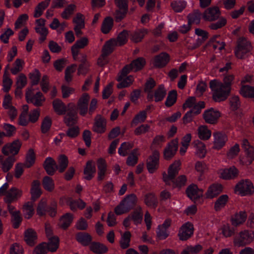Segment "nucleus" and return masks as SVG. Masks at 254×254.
<instances>
[{
  "label": "nucleus",
  "instance_id": "50",
  "mask_svg": "<svg viewBox=\"0 0 254 254\" xmlns=\"http://www.w3.org/2000/svg\"><path fill=\"white\" fill-rule=\"evenodd\" d=\"M166 94V91L163 85H161L157 89L153 94V98H154L156 102H159L164 99Z\"/></svg>",
  "mask_w": 254,
  "mask_h": 254
},
{
  "label": "nucleus",
  "instance_id": "53",
  "mask_svg": "<svg viewBox=\"0 0 254 254\" xmlns=\"http://www.w3.org/2000/svg\"><path fill=\"white\" fill-rule=\"evenodd\" d=\"M29 77L31 80V85L33 86L39 83L41 77V73L39 70L35 69L33 72L29 73Z\"/></svg>",
  "mask_w": 254,
  "mask_h": 254
},
{
  "label": "nucleus",
  "instance_id": "34",
  "mask_svg": "<svg viewBox=\"0 0 254 254\" xmlns=\"http://www.w3.org/2000/svg\"><path fill=\"white\" fill-rule=\"evenodd\" d=\"M218 232L222 235L224 237L228 238L234 234L235 231L228 223H225L221 225Z\"/></svg>",
  "mask_w": 254,
  "mask_h": 254
},
{
  "label": "nucleus",
  "instance_id": "52",
  "mask_svg": "<svg viewBox=\"0 0 254 254\" xmlns=\"http://www.w3.org/2000/svg\"><path fill=\"white\" fill-rule=\"evenodd\" d=\"M52 124L51 118L46 116L43 119L41 126V130L43 133H46L49 131Z\"/></svg>",
  "mask_w": 254,
  "mask_h": 254
},
{
  "label": "nucleus",
  "instance_id": "24",
  "mask_svg": "<svg viewBox=\"0 0 254 254\" xmlns=\"http://www.w3.org/2000/svg\"><path fill=\"white\" fill-rule=\"evenodd\" d=\"M220 14V11L218 7H211L205 11L203 17L207 20L213 21L217 19Z\"/></svg>",
  "mask_w": 254,
  "mask_h": 254
},
{
  "label": "nucleus",
  "instance_id": "58",
  "mask_svg": "<svg viewBox=\"0 0 254 254\" xmlns=\"http://www.w3.org/2000/svg\"><path fill=\"white\" fill-rule=\"evenodd\" d=\"M127 31L124 30L119 33L117 39H115L116 44L119 46H122L125 45L127 42Z\"/></svg>",
  "mask_w": 254,
  "mask_h": 254
},
{
  "label": "nucleus",
  "instance_id": "56",
  "mask_svg": "<svg viewBox=\"0 0 254 254\" xmlns=\"http://www.w3.org/2000/svg\"><path fill=\"white\" fill-rule=\"evenodd\" d=\"M148 32V31L146 29H143L141 30L137 31L132 35L131 39L134 42H139L141 41Z\"/></svg>",
  "mask_w": 254,
  "mask_h": 254
},
{
  "label": "nucleus",
  "instance_id": "48",
  "mask_svg": "<svg viewBox=\"0 0 254 254\" xmlns=\"http://www.w3.org/2000/svg\"><path fill=\"white\" fill-rule=\"evenodd\" d=\"M114 210L117 215H121L127 211V196L124 197L119 204L115 208Z\"/></svg>",
  "mask_w": 254,
  "mask_h": 254
},
{
  "label": "nucleus",
  "instance_id": "47",
  "mask_svg": "<svg viewBox=\"0 0 254 254\" xmlns=\"http://www.w3.org/2000/svg\"><path fill=\"white\" fill-rule=\"evenodd\" d=\"M9 212L12 215L11 221L13 228H18L22 221V217L20 215V211H15V212H11V210L9 209Z\"/></svg>",
  "mask_w": 254,
  "mask_h": 254
},
{
  "label": "nucleus",
  "instance_id": "3",
  "mask_svg": "<svg viewBox=\"0 0 254 254\" xmlns=\"http://www.w3.org/2000/svg\"><path fill=\"white\" fill-rule=\"evenodd\" d=\"M128 211L130 212V219L134 223H140L142 219L143 213L141 208L138 204L136 196L134 194L128 195Z\"/></svg>",
  "mask_w": 254,
  "mask_h": 254
},
{
  "label": "nucleus",
  "instance_id": "49",
  "mask_svg": "<svg viewBox=\"0 0 254 254\" xmlns=\"http://www.w3.org/2000/svg\"><path fill=\"white\" fill-rule=\"evenodd\" d=\"M145 64V61L142 58H139L136 60L133 61L128 66V69H130L136 71L141 69Z\"/></svg>",
  "mask_w": 254,
  "mask_h": 254
},
{
  "label": "nucleus",
  "instance_id": "29",
  "mask_svg": "<svg viewBox=\"0 0 254 254\" xmlns=\"http://www.w3.org/2000/svg\"><path fill=\"white\" fill-rule=\"evenodd\" d=\"M24 239L26 243L29 246H33L37 239L36 232L32 229H28L24 233Z\"/></svg>",
  "mask_w": 254,
  "mask_h": 254
},
{
  "label": "nucleus",
  "instance_id": "41",
  "mask_svg": "<svg viewBox=\"0 0 254 254\" xmlns=\"http://www.w3.org/2000/svg\"><path fill=\"white\" fill-rule=\"evenodd\" d=\"M229 199L227 194H222L219 196L214 204V209L216 211H219L223 208L226 204Z\"/></svg>",
  "mask_w": 254,
  "mask_h": 254
},
{
  "label": "nucleus",
  "instance_id": "9",
  "mask_svg": "<svg viewBox=\"0 0 254 254\" xmlns=\"http://www.w3.org/2000/svg\"><path fill=\"white\" fill-rule=\"evenodd\" d=\"M251 49L250 43L245 38L240 39L235 50V55L239 59H242Z\"/></svg>",
  "mask_w": 254,
  "mask_h": 254
},
{
  "label": "nucleus",
  "instance_id": "60",
  "mask_svg": "<svg viewBox=\"0 0 254 254\" xmlns=\"http://www.w3.org/2000/svg\"><path fill=\"white\" fill-rule=\"evenodd\" d=\"M3 128L5 131L4 136L7 137L13 136L16 130V128L14 126L9 124H4Z\"/></svg>",
  "mask_w": 254,
  "mask_h": 254
},
{
  "label": "nucleus",
  "instance_id": "10",
  "mask_svg": "<svg viewBox=\"0 0 254 254\" xmlns=\"http://www.w3.org/2000/svg\"><path fill=\"white\" fill-rule=\"evenodd\" d=\"M239 173V170L235 166H232L229 168L221 169L218 172L219 177L225 180L235 179L238 176Z\"/></svg>",
  "mask_w": 254,
  "mask_h": 254
},
{
  "label": "nucleus",
  "instance_id": "45",
  "mask_svg": "<svg viewBox=\"0 0 254 254\" xmlns=\"http://www.w3.org/2000/svg\"><path fill=\"white\" fill-rule=\"evenodd\" d=\"M23 209L24 217L26 219H30L32 217L34 212L33 203L28 202L23 206Z\"/></svg>",
  "mask_w": 254,
  "mask_h": 254
},
{
  "label": "nucleus",
  "instance_id": "36",
  "mask_svg": "<svg viewBox=\"0 0 254 254\" xmlns=\"http://www.w3.org/2000/svg\"><path fill=\"white\" fill-rule=\"evenodd\" d=\"M98 166V179L102 180L104 179L107 172V165L104 160H98L97 162Z\"/></svg>",
  "mask_w": 254,
  "mask_h": 254
},
{
  "label": "nucleus",
  "instance_id": "33",
  "mask_svg": "<svg viewBox=\"0 0 254 254\" xmlns=\"http://www.w3.org/2000/svg\"><path fill=\"white\" fill-rule=\"evenodd\" d=\"M44 167L49 175H53L56 171L58 170V165L55 160H45Z\"/></svg>",
  "mask_w": 254,
  "mask_h": 254
},
{
  "label": "nucleus",
  "instance_id": "18",
  "mask_svg": "<svg viewBox=\"0 0 254 254\" xmlns=\"http://www.w3.org/2000/svg\"><path fill=\"white\" fill-rule=\"evenodd\" d=\"M171 220L170 219L166 220L162 225L158 226L156 231V235L158 239L164 240L168 237L169 233L168 228L170 226Z\"/></svg>",
  "mask_w": 254,
  "mask_h": 254
},
{
  "label": "nucleus",
  "instance_id": "55",
  "mask_svg": "<svg viewBox=\"0 0 254 254\" xmlns=\"http://www.w3.org/2000/svg\"><path fill=\"white\" fill-rule=\"evenodd\" d=\"M24 64V62L23 60L17 59L14 62V67L10 70L11 72L14 75L17 74L22 70Z\"/></svg>",
  "mask_w": 254,
  "mask_h": 254
},
{
  "label": "nucleus",
  "instance_id": "44",
  "mask_svg": "<svg viewBox=\"0 0 254 254\" xmlns=\"http://www.w3.org/2000/svg\"><path fill=\"white\" fill-rule=\"evenodd\" d=\"M195 34L197 37L196 39V46L200 45L208 37L207 32L199 28L195 29Z\"/></svg>",
  "mask_w": 254,
  "mask_h": 254
},
{
  "label": "nucleus",
  "instance_id": "54",
  "mask_svg": "<svg viewBox=\"0 0 254 254\" xmlns=\"http://www.w3.org/2000/svg\"><path fill=\"white\" fill-rule=\"evenodd\" d=\"M155 85V82L152 78L149 79L146 83L145 90L147 92V98L149 100L153 99V93L151 91V90Z\"/></svg>",
  "mask_w": 254,
  "mask_h": 254
},
{
  "label": "nucleus",
  "instance_id": "21",
  "mask_svg": "<svg viewBox=\"0 0 254 254\" xmlns=\"http://www.w3.org/2000/svg\"><path fill=\"white\" fill-rule=\"evenodd\" d=\"M169 60V55L165 52H163L155 57L153 60V64L156 67H162L166 65Z\"/></svg>",
  "mask_w": 254,
  "mask_h": 254
},
{
  "label": "nucleus",
  "instance_id": "20",
  "mask_svg": "<svg viewBox=\"0 0 254 254\" xmlns=\"http://www.w3.org/2000/svg\"><path fill=\"white\" fill-rule=\"evenodd\" d=\"M223 191V186L220 184H213L210 185L206 193L205 197L207 198H213L217 196Z\"/></svg>",
  "mask_w": 254,
  "mask_h": 254
},
{
  "label": "nucleus",
  "instance_id": "27",
  "mask_svg": "<svg viewBox=\"0 0 254 254\" xmlns=\"http://www.w3.org/2000/svg\"><path fill=\"white\" fill-rule=\"evenodd\" d=\"M198 138L203 140H208L211 136V131L205 125H201L197 129Z\"/></svg>",
  "mask_w": 254,
  "mask_h": 254
},
{
  "label": "nucleus",
  "instance_id": "35",
  "mask_svg": "<svg viewBox=\"0 0 254 254\" xmlns=\"http://www.w3.org/2000/svg\"><path fill=\"white\" fill-rule=\"evenodd\" d=\"M68 204L72 211H76L77 209H83L86 206V203L82 199L73 200L69 199L68 200Z\"/></svg>",
  "mask_w": 254,
  "mask_h": 254
},
{
  "label": "nucleus",
  "instance_id": "57",
  "mask_svg": "<svg viewBox=\"0 0 254 254\" xmlns=\"http://www.w3.org/2000/svg\"><path fill=\"white\" fill-rule=\"evenodd\" d=\"M12 84V80L8 77V74L5 71L3 76V90L8 92Z\"/></svg>",
  "mask_w": 254,
  "mask_h": 254
},
{
  "label": "nucleus",
  "instance_id": "11",
  "mask_svg": "<svg viewBox=\"0 0 254 254\" xmlns=\"http://www.w3.org/2000/svg\"><path fill=\"white\" fill-rule=\"evenodd\" d=\"M220 116V112L212 108L205 110L203 114V118L204 121L209 124L216 123Z\"/></svg>",
  "mask_w": 254,
  "mask_h": 254
},
{
  "label": "nucleus",
  "instance_id": "5",
  "mask_svg": "<svg viewBox=\"0 0 254 254\" xmlns=\"http://www.w3.org/2000/svg\"><path fill=\"white\" fill-rule=\"evenodd\" d=\"M234 192L240 196L250 195L254 192V187L252 182L249 180H242L236 185Z\"/></svg>",
  "mask_w": 254,
  "mask_h": 254
},
{
  "label": "nucleus",
  "instance_id": "63",
  "mask_svg": "<svg viewBox=\"0 0 254 254\" xmlns=\"http://www.w3.org/2000/svg\"><path fill=\"white\" fill-rule=\"evenodd\" d=\"M145 203L149 207H154L156 205V198L153 193H149L145 195L144 199Z\"/></svg>",
  "mask_w": 254,
  "mask_h": 254
},
{
  "label": "nucleus",
  "instance_id": "61",
  "mask_svg": "<svg viewBox=\"0 0 254 254\" xmlns=\"http://www.w3.org/2000/svg\"><path fill=\"white\" fill-rule=\"evenodd\" d=\"M187 2L185 0L175 1L171 3L172 8L176 12L182 11L186 6Z\"/></svg>",
  "mask_w": 254,
  "mask_h": 254
},
{
  "label": "nucleus",
  "instance_id": "30",
  "mask_svg": "<svg viewBox=\"0 0 254 254\" xmlns=\"http://www.w3.org/2000/svg\"><path fill=\"white\" fill-rule=\"evenodd\" d=\"M116 46L118 45L115 42V39H111L106 42L102 50L103 56H108L111 54L114 51Z\"/></svg>",
  "mask_w": 254,
  "mask_h": 254
},
{
  "label": "nucleus",
  "instance_id": "13",
  "mask_svg": "<svg viewBox=\"0 0 254 254\" xmlns=\"http://www.w3.org/2000/svg\"><path fill=\"white\" fill-rule=\"evenodd\" d=\"M89 99V94L87 93H84L77 102V106H76L77 110H79L80 115L82 116H84L88 112Z\"/></svg>",
  "mask_w": 254,
  "mask_h": 254
},
{
  "label": "nucleus",
  "instance_id": "46",
  "mask_svg": "<svg viewBox=\"0 0 254 254\" xmlns=\"http://www.w3.org/2000/svg\"><path fill=\"white\" fill-rule=\"evenodd\" d=\"M90 250L95 253L101 254L108 251L106 246L99 243H93L90 245Z\"/></svg>",
  "mask_w": 254,
  "mask_h": 254
},
{
  "label": "nucleus",
  "instance_id": "12",
  "mask_svg": "<svg viewBox=\"0 0 254 254\" xmlns=\"http://www.w3.org/2000/svg\"><path fill=\"white\" fill-rule=\"evenodd\" d=\"M23 193L21 190L16 187H12L8 190L6 196L4 198V201L7 203H10L19 199Z\"/></svg>",
  "mask_w": 254,
  "mask_h": 254
},
{
  "label": "nucleus",
  "instance_id": "64",
  "mask_svg": "<svg viewBox=\"0 0 254 254\" xmlns=\"http://www.w3.org/2000/svg\"><path fill=\"white\" fill-rule=\"evenodd\" d=\"M201 17V14L198 11H194L193 13H190L188 15V21L189 23L198 24L200 22Z\"/></svg>",
  "mask_w": 254,
  "mask_h": 254
},
{
  "label": "nucleus",
  "instance_id": "16",
  "mask_svg": "<svg viewBox=\"0 0 254 254\" xmlns=\"http://www.w3.org/2000/svg\"><path fill=\"white\" fill-rule=\"evenodd\" d=\"M213 147L215 149H220L222 148L228 140L226 133L222 132H216L213 133Z\"/></svg>",
  "mask_w": 254,
  "mask_h": 254
},
{
  "label": "nucleus",
  "instance_id": "2",
  "mask_svg": "<svg viewBox=\"0 0 254 254\" xmlns=\"http://www.w3.org/2000/svg\"><path fill=\"white\" fill-rule=\"evenodd\" d=\"M210 88L212 93L213 99L217 102L225 100L231 91L225 87L220 81L214 79L209 83Z\"/></svg>",
  "mask_w": 254,
  "mask_h": 254
},
{
  "label": "nucleus",
  "instance_id": "43",
  "mask_svg": "<svg viewBox=\"0 0 254 254\" xmlns=\"http://www.w3.org/2000/svg\"><path fill=\"white\" fill-rule=\"evenodd\" d=\"M45 101L43 94L41 92H38L35 95L31 97L29 100V103H32L37 107L41 106L43 102Z\"/></svg>",
  "mask_w": 254,
  "mask_h": 254
},
{
  "label": "nucleus",
  "instance_id": "51",
  "mask_svg": "<svg viewBox=\"0 0 254 254\" xmlns=\"http://www.w3.org/2000/svg\"><path fill=\"white\" fill-rule=\"evenodd\" d=\"M76 239L81 244L87 245L91 241V237L86 233H79L76 235Z\"/></svg>",
  "mask_w": 254,
  "mask_h": 254
},
{
  "label": "nucleus",
  "instance_id": "17",
  "mask_svg": "<svg viewBox=\"0 0 254 254\" xmlns=\"http://www.w3.org/2000/svg\"><path fill=\"white\" fill-rule=\"evenodd\" d=\"M179 140L175 138L169 142L164 150L165 158H172L177 152L178 149Z\"/></svg>",
  "mask_w": 254,
  "mask_h": 254
},
{
  "label": "nucleus",
  "instance_id": "62",
  "mask_svg": "<svg viewBox=\"0 0 254 254\" xmlns=\"http://www.w3.org/2000/svg\"><path fill=\"white\" fill-rule=\"evenodd\" d=\"M35 30L36 33L40 35L39 38L40 43L43 42L46 39V37L48 34V30L46 27H35Z\"/></svg>",
  "mask_w": 254,
  "mask_h": 254
},
{
  "label": "nucleus",
  "instance_id": "25",
  "mask_svg": "<svg viewBox=\"0 0 254 254\" xmlns=\"http://www.w3.org/2000/svg\"><path fill=\"white\" fill-rule=\"evenodd\" d=\"M247 216L245 211H240L236 213L231 218V221L232 225L238 226L243 224L246 220Z\"/></svg>",
  "mask_w": 254,
  "mask_h": 254
},
{
  "label": "nucleus",
  "instance_id": "19",
  "mask_svg": "<svg viewBox=\"0 0 254 254\" xmlns=\"http://www.w3.org/2000/svg\"><path fill=\"white\" fill-rule=\"evenodd\" d=\"M186 192L189 197L191 200L195 201L203 196V190L199 189L197 186L192 184L190 185L187 189Z\"/></svg>",
  "mask_w": 254,
  "mask_h": 254
},
{
  "label": "nucleus",
  "instance_id": "23",
  "mask_svg": "<svg viewBox=\"0 0 254 254\" xmlns=\"http://www.w3.org/2000/svg\"><path fill=\"white\" fill-rule=\"evenodd\" d=\"M117 80L119 82L117 85L118 89L127 87V65H125L122 71L119 73Z\"/></svg>",
  "mask_w": 254,
  "mask_h": 254
},
{
  "label": "nucleus",
  "instance_id": "26",
  "mask_svg": "<svg viewBox=\"0 0 254 254\" xmlns=\"http://www.w3.org/2000/svg\"><path fill=\"white\" fill-rule=\"evenodd\" d=\"M193 143L196 155L199 158L204 157L206 153L205 144L199 140L194 141Z\"/></svg>",
  "mask_w": 254,
  "mask_h": 254
},
{
  "label": "nucleus",
  "instance_id": "32",
  "mask_svg": "<svg viewBox=\"0 0 254 254\" xmlns=\"http://www.w3.org/2000/svg\"><path fill=\"white\" fill-rule=\"evenodd\" d=\"M242 147L246 156L250 158H254V147L247 139H244L242 142Z\"/></svg>",
  "mask_w": 254,
  "mask_h": 254
},
{
  "label": "nucleus",
  "instance_id": "59",
  "mask_svg": "<svg viewBox=\"0 0 254 254\" xmlns=\"http://www.w3.org/2000/svg\"><path fill=\"white\" fill-rule=\"evenodd\" d=\"M47 210V200L46 199L42 198L39 202L38 205L37 209V214L40 216H43L46 214Z\"/></svg>",
  "mask_w": 254,
  "mask_h": 254
},
{
  "label": "nucleus",
  "instance_id": "1",
  "mask_svg": "<svg viewBox=\"0 0 254 254\" xmlns=\"http://www.w3.org/2000/svg\"><path fill=\"white\" fill-rule=\"evenodd\" d=\"M181 163L179 160L175 161L168 168L167 173H163V179L166 184L170 185L171 183L174 184L175 187H181L185 185L187 178L185 175H181L177 178L175 182L174 179L180 170Z\"/></svg>",
  "mask_w": 254,
  "mask_h": 254
},
{
  "label": "nucleus",
  "instance_id": "7",
  "mask_svg": "<svg viewBox=\"0 0 254 254\" xmlns=\"http://www.w3.org/2000/svg\"><path fill=\"white\" fill-rule=\"evenodd\" d=\"M21 145V142L19 139H16L4 145L1 149L2 153L5 156H8V159H10L18 153Z\"/></svg>",
  "mask_w": 254,
  "mask_h": 254
},
{
  "label": "nucleus",
  "instance_id": "28",
  "mask_svg": "<svg viewBox=\"0 0 254 254\" xmlns=\"http://www.w3.org/2000/svg\"><path fill=\"white\" fill-rule=\"evenodd\" d=\"M53 106L54 111L59 115L65 114L67 109L64 102L59 99H56L53 101Z\"/></svg>",
  "mask_w": 254,
  "mask_h": 254
},
{
  "label": "nucleus",
  "instance_id": "37",
  "mask_svg": "<svg viewBox=\"0 0 254 254\" xmlns=\"http://www.w3.org/2000/svg\"><path fill=\"white\" fill-rule=\"evenodd\" d=\"M59 247V239L58 237H54L48 239V242L46 243V248L48 251L51 252H56Z\"/></svg>",
  "mask_w": 254,
  "mask_h": 254
},
{
  "label": "nucleus",
  "instance_id": "6",
  "mask_svg": "<svg viewBox=\"0 0 254 254\" xmlns=\"http://www.w3.org/2000/svg\"><path fill=\"white\" fill-rule=\"evenodd\" d=\"M66 114L64 117V122L68 127H72L77 123L78 115L75 105L70 103L67 105Z\"/></svg>",
  "mask_w": 254,
  "mask_h": 254
},
{
  "label": "nucleus",
  "instance_id": "39",
  "mask_svg": "<svg viewBox=\"0 0 254 254\" xmlns=\"http://www.w3.org/2000/svg\"><path fill=\"white\" fill-rule=\"evenodd\" d=\"M240 93L245 98L254 99V87L249 85L243 86L240 89Z\"/></svg>",
  "mask_w": 254,
  "mask_h": 254
},
{
  "label": "nucleus",
  "instance_id": "22",
  "mask_svg": "<svg viewBox=\"0 0 254 254\" xmlns=\"http://www.w3.org/2000/svg\"><path fill=\"white\" fill-rule=\"evenodd\" d=\"M96 172L95 164L91 160L87 162L84 169V179L87 180H90L94 177Z\"/></svg>",
  "mask_w": 254,
  "mask_h": 254
},
{
  "label": "nucleus",
  "instance_id": "8",
  "mask_svg": "<svg viewBox=\"0 0 254 254\" xmlns=\"http://www.w3.org/2000/svg\"><path fill=\"white\" fill-rule=\"evenodd\" d=\"M107 121L101 115H97L94 118L92 130L97 133L102 134L106 131Z\"/></svg>",
  "mask_w": 254,
  "mask_h": 254
},
{
  "label": "nucleus",
  "instance_id": "38",
  "mask_svg": "<svg viewBox=\"0 0 254 254\" xmlns=\"http://www.w3.org/2000/svg\"><path fill=\"white\" fill-rule=\"evenodd\" d=\"M73 220V215L67 213L63 215L60 220V225L64 229H66L71 223Z\"/></svg>",
  "mask_w": 254,
  "mask_h": 254
},
{
  "label": "nucleus",
  "instance_id": "15",
  "mask_svg": "<svg viewBox=\"0 0 254 254\" xmlns=\"http://www.w3.org/2000/svg\"><path fill=\"white\" fill-rule=\"evenodd\" d=\"M193 227L191 223L187 222L181 227L178 236L180 240L185 241L189 239L193 234Z\"/></svg>",
  "mask_w": 254,
  "mask_h": 254
},
{
  "label": "nucleus",
  "instance_id": "14",
  "mask_svg": "<svg viewBox=\"0 0 254 254\" xmlns=\"http://www.w3.org/2000/svg\"><path fill=\"white\" fill-rule=\"evenodd\" d=\"M207 45L215 53H218L224 48L225 45L219 35H215L209 40Z\"/></svg>",
  "mask_w": 254,
  "mask_h": 254
},
{
  "label": "nucleus",
  "instance_id": "42",
  "mask_svg": "<svg viewBox=\"0 0 254 254\" xmlns=\"http://www.w3.org/2000/svg\"><path fill=\"white\" fill-rule=\"evenodd\" d=\"M113 26V18L111 17H107L105 18L102 23L101 31L104 34H108L112 29Z\"/></svg>",
  "mask_w": 254,
  "mask_h": 254
},
{
  "label": "nucleus",
  "instance_id": "4",
  "mask_svg": "<svg viewBox=\"0 0 254 254\" xmlns=\"http://www.w3.org/2000/svg\"><path fill=\"white\" fill-rule=\"evenodd\" d=\"M254 241V231L244 230L240 232L234 238L233 243L236 247L249 245Z\"/></svg>",
  "mask_w": 254,
  "mask_h": 254
},
{
  "label": "nucleus",
  "instance_id": "31",
  "mask_svg": "<svg viewBox=\"0 0 254 254\" xmlns=\"http://www.w3.org/2000/svg\"><path fill=\"white\" fill-rule=\"evenodd\" d=\"M31 198L35 201L39 198L42 194L40 188V183L38 180L34 181L32 183L31 189Z\"/></svg>",
  "mask_w": 254,
  "mask_h": 254
},
{
  "label": "nucleus",
  "instance_id": "40",
  "mask_svg": "<svg viewBox=\"0 0 254 254\" xmlns=\"http://www.w3.org/2000/svg\"><path fill=\"white\" fill-rule=\"evenodd\" d=\"M42 185L44 189L49 192L53 191L55 188L54 180L49 176H45L43 178Z\"/></svg>",
  "mask_w": 254,
  "mask_h": 254
}]
</instances>
